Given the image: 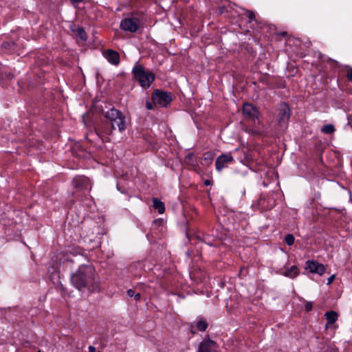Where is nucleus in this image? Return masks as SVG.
<instances>
[{
    "mask_svg": "<svg viewBox=\"0 0 352 352\" xmlns=\"http://www.w3.org/2000/svg\"><path fill=\"white\" fill-rule=\"evenodd\" d=\"M72 285L78 290L96 288V273L94 268L89 265H82L71 276Z\"/></svg>",
    "mask_w": 352,
    "mask_h": 352,
    "instance_id": "f257e3e1",
    "label": "nucleus"
},
{
    "mask_svg": "<svg viewBox=\"0 0 352 352\" xmlns=\"http://www.w3.org/2000/svg\"><path fill=\"white\" fill-rule=\"evenodd\" d=\"M104 116L108 120L107 126H111L115 129L116 126H117L120 131L126 129L127 125L126 118L120 111L113 108L107 111Z\"/></svg>",
    "mask_w": 352,
    "mask_h": 352,
    "instance_id": "f03ea898",
    "label": "nucleus"
},
{
    "mask_svg": "<svg viewBox=\"0 0 352 352\" xmlns=\"http://www.w3.org/2000/svg\"><path fill=\"white\" fill-rule=\"evenodd\" d=\"M133 73L135 79L144 88L149 87L155 80L154 74L141 65L136 64L133 69Z\"/></svg>",
    "mask_w": 352,
    "mask_h": 352,
    "instance_id": "7ed1b4c3",
    "label": "nucleus"
},
{
    "mask_svg": "<svg viewBox=\"0 0 352 352\" xmlns=\"http://www.w3.org/2000/svg\"><path fill=\"white\" fill-rule=\"evenodd\" d=\"M152 100L155 106L164 107L170 104L172 96L170 93L157 89L152 94Z\"/></svg>",
    "mask_w": 352,
    "mask_h": 352,
    "instance_id": "20e7f679",
    "label": "nucleus"
},
{
    "mask_svg": "<svg viewBox=\"0 0 352 352\" xmlns=\"http://www.w3.org/2000/svg\"><path fill=\"white\" fill-rule=\"evenodd\" d=\"M234 161V157L230 152L223 153L218 156L215 162V166L217 171L221 172L223 168L228 167L229 164Z\"/></svg>",
    "mask_w": 352,
    "mask_h": 352,
    "instance_id": "39448f33",
    "label": "nucleus"
},
{
    "mask_svg": "<svg viewBox=\"0 0 352 352\" xmlns=\"http://www.w3.org/2000/svg\"><path fill=\"white\" fill-rule=\"evenodd\" d=\"M217 343L210 339H204L198 346L197 352H216Z\"/></svg>",
    "mask_w": 352,
    "mask_h": 352,
    "instance_id": "423d86ee",
    "label": "nucleus"
},
{
    "mask_svg": "<svg viewBox=\"0 0 352 352\" xmlns=\"http://www.w3.org/2000/svg\"><path fill=\"white\" fill-rule=\"evenodd\" d=\"M243 113L246 118L251 120H255L258 118V110L250 103H245L243 104Z\"/></svg>",
    "mask_w": 352,
    "mask_h": 352,
    "instance_id": "0eeeda50",
    "label": "nucleus"
},
{
    "mask_svg": "<svg viewBox=\"0 0 352 352\" xmlns=\"http://www.w3.org/2000/svg\"><path fill=\"white\" fill-rule=\"evenodd\" d=\"M278 122L280 126H285L289 118V108L285 103L280 104L278 114Z\"/></svg>",
    "mask_w": 352,
    "mask_h": 352,
    "instance_id": "6e6552de",
    "label": "nucleus"
},
{
    "mask_svg": "<svg viewBox=\"0 0 352 352\" xmlns=\"http://www.w3.org/2000/svg\"><path fill=\"white\" fill-rule=\"evenodd\" d=\"M120 26L124 30L135 32L139 27L138 21L136 19L127 18L121 22Z\"/></svg>",
    "mask_w": 352,
    "mask_h": 352,
    "instance_id": "1a4fd4ad",
    "label": "nucleus"
},
{
    "mask_svg": "<svg viewBox=\"0 0 352 352\" xmlns=\"http://www.w3.org/2000/svg\"><path fill=\"white\" fill-rule=\"evenodd\" d=\"M107 121L102 123L97 129L98 135L102 138L103 141H109V136L114 130L112 126H107Z\"/></svg>",
    "mask_w": 352,
    "mask_h": 352,
    "instance_id": "9d476101",
    "label": "nucleus"
},
{
    "mask_svg": "<svg viewBox=\"0 0 352 352\" xmlns=\"http://www.w3.org/2000/svg\"><path fill=\"white\" fill-rule=\"evenodd\" d=\"M74 188L82 190L91 188V182L87 177L84 176H76L73 179Z\"/></svg>",
    "mask_w": 352,
    "mask_h": 352,
    "instance_id": "9b49d317",
    "label": "nucleus"
},
{
    "mask_svg": "<svg viewBox=\"0 0 352 352\" xmlns=\"http://www.w3.org/2000/svg\"><path fill=\"white\" fill-rule=\"evenodd\" d=\"M306 267L310 272L318 274L320 275L325 272L326 268L324 265L320 264L316 261H308L306 263Z\"/></svg>",
    "mask_w": 352,
    "mask_h": 352,
    "instance_id": "f8f14e48",
    "label": "nucleus"
},
{
    "mask_svg": "<svg viewBox=\"0 0 352 352\" xmlns=\"http://www.w3.org/2000/svg\"><path fill=\"white\" fill-rule=\"evenodd\" d=\"M103 54L110 63L116 65L120 63V55L117 52L108 50Z\"/></svg>",
    "mask_w": 352,
    "mask_h": 352,
    "instance_id": "ddd939ff",
    "label": "nucleus"
},
{
    "mask_svg": "<svg viewBox=\"0 0 352 352\" xmlns=\"http://www.w3.org/2000/svg\"><path fill=\"white\" fill-rule=\"evenodd\" d=\"M72 30L74 33L76 34V36L82 41L84 42L87 40V34L82 28L74 26Z\"/></svg>",
    "mask_w": 352,
    "mask_h": 352,
    "instance_id": "4468645a",
    "label": "nucleus"
},
{
    "mask_svg": "<svg viewBox=\"0 0 352 352\" xmlns=\"http://www.w3.org/2000/svg\"><path fill=\"white\" fill-rule=\"evenodd\" d=\"M299 274V270L296 266H292L289 269L286 270L283 272V275L286 277L294 278Z\"/></svg>",
    "mask_w": 352,
    "mask_h": 352,
    "instance_id": "2eb2a0df",
    "label": "nucleus"
},
{
    "mask_svg": "<svg viewBox=\"0 0 352 352\" xmlns=\"http://www.w3.org/2000/svg\"><path fill=\"white\" fill-rule=\"evenodd\" d=\"M324 316L327 320V324L326 325L327 327L329 324H333L338 319V314L336 312H335L333 311L327 312Z\"/></svg>",
    "mask_w": 352,
    "mask_h": 352,
    "instance_id": "dca6fc26",
    "label": "nucleus"
},
{
    "mask_svg": "<svg viewBox=\"0 0 352 352\" xmlns=\"http://www.w3.org/2000/svg\"><path fill=\"white\" fill-rule=\"evenodd\" d=\"M213 161V155L210 152L204 153L201 160V164L204 166H209Z\"/></svg>",
    "mask_w": 352,
    "mask_h": 352,
    "instance_id": "f3484780",
    "label": "nucleus"
},
{
    "mask_svg": "<svg viewBox=\"0 0 352 352\" xmlns=\"http://www.w3.org/2000/svg\"><path fill=\"white\" fill-rule=\"evenodd\" d=\"M153 202L154 208L157 210L160 214H162L164 212L165 206L163 202H162L157 198H154L153 199Z\"/></svg>",
    "mask_w": 352,
    "mask_h": 352,
    "instance_id": "a211bd4d",
    "label": "nucleus"
},
{
    "mask_svg": "<svg viewBox=\"0 0 352 352\" xmlns=\"http://www.w3.org/2000/svg\"><path fill=\"white\" fill-rule=\"evenodd\" d=\"M208 322L204 319H199L196 323L197 329L200 331H204L208 327Z\"/></svg>",
    "mask_w": 352,
    "mask_h": 352,
    "instance_id": "6ab92c4d",
    "label": "nucleus"
},
{
    "mask_svg": "<svg viewBox=\"0 0 352 352\" xmlns=\"http://www.w3.org/2000/svg\"><path fill=\"white\" fill-rule=\"evenodd\" d=\"M321 131L324 133L331 134L334 132L335 128L332 124H326L322 126Z\"/></svg>",
    "mask_w": 352,
    "mask_h": 352,
    "instance_id": "aec40b11",
    "label": "nucleus"
},
{
    "mask_svg": "<svg viewBox=\"0 0 352 352\" xmlns=\"http://www.w3.org/2000/svg\"><path fill=\"white\" fill-rule=\"evenodd\" d=\"M285 241L288 245H292L294 243V236L290 234H287L285 237Z\"/></svg>",
    "mask_w": 352,
    "mask_h": 352,
    "instance_id": "412c9836",
    "label": "nucleus"
},
{
    "mask_svg": "<svg viewBox=\"0 0 352 352\" xmlns=\"http://www.w3.org/2000/svg\"><path fill=\"white\" fill-rule=\"evenodd\" d=\"M246 16L249 19V22L253 21L255 17L254 13L250 10L246 12Z\"/></svg>",
    "mask_w": 352,
    "mask_h": 352,
    "instance_id": "4be33fe9",
    "label": "nucleus"
},
{
    "mask_svg": "<svg viewBox=\"0 0 352 352\" xmlns=\"http://www.w3.org/2000/svg\"><path fill=\"white\" fill-rule=\"evenodd\" d=\"M312 307L313 305L311 302H307L305 305V309L307 311L311 310Z\"/></svg>",
    "mask_w": 352,
    "mask_h": 352,
    "instance_id": "5701e85b",
    "label": "nucleus"
},
{
    "mask_svg": "<svg viewBox=\"0 0 352 352\" xmlns=\"http://www.w3.org/2000/svg\"><path fill=\"white\" fill-rule=\"evenodd\" d=\"M192 157H193L192 154H191V153L188 154L186 157V162L188 164H190V162L192 159Z\"/></svg>",
    "mask_w": 352,
    "mask_h": 352,
    "instance_id": "b1692460",
    "label": "nucleus"
},
{
    "mask_svg": "<svg viewBox=\"0 0 352 352\" xmlns=\"http://www.w3.org/2000/svg\"><path fill=\"white\" fill-rule=\"evenodd\" d=\"M146 109H147L148 110H151V109H153V104H152L151 102H149V101H146Z\"/></svg>",
    "mask_w": 352,
    "mask_h": 352,
    "instance_id": "393cba45",
    "label": "nucleus"
},
{
    "mask_svg": "<svg viewBox=\"0 0 352 352\" xmlns=\"http://www.w3.org/2000/svg\"><path fill=\"white\" fill-rule=\"evenodd\" d=\"M334 279H335V275H334V274H333V275H331V276L327 279V285H330V284H331Z\"/></svg>",
    "mask_w": 352,
    "mask_h": 352,
    "instance_id": "a878e982",
    "label": "nucleus"
},
{
    "mask_svg": "<svg viewBox=\"0 0 352 352\" xmlns=\"http://www.w3.org/2000/svg\"><path fill=\"white\" fill-rule=\"evenodd\" d=\"M346 76L349 80H352V69L348 70Z\"/></svg>",
    "mask_w": 352,
    "mask_h": 352,
    "instance_id": "bb28decb",
    "label": "nucleus"
},
{
    "mask_svg": "<svg viewBox=\"0 0 352 352\" xmlns=\"http://www.w3.org/2000/svg\"><path fill=\"white\" fill-rule=\"evenodd\" d=\"M135 294V291L131 289L127 290V295L129 297H133Z\"/></svg>",
    "mask_w": 352,
    "mask_h": 352,
    "instance_id": "cd10ccee",
    "label": "nucleus"
},
{
    "mask_svg": "<svg viewBox=\"0 0 352 352\" xmlns=\"http://www.w3.org/2000/svg\"><path fill=\"white\" fill-rule=\"evenodd\" d=\"M133 297L135 298V300H139L141 298V295L139 293L135 294Z\"/></svg>",
    "mask_w": 352,
    "mask_h": 352,
    "instance_id": "c85d7f7f",
    "label": "nucleus"
},
{
    "mask_svg": "<svg viewBox=\"0 0 352 352\" xmlns=\"http://www.w3.org/2000/svg\"><path fill=\"white\" fill-rule=\"evenodd\" d=\"M89 352H96V348L93 346H89Z\"/></svg>",
    "mask_w": 352,
    "mask_h": 352,
    "instance_id": "c756f323",
    "label": "nucleus"
},
{
    "mask_svg": "<svg viewBox=\"0 0 352 352\" xmlns=\"http://www.w3.org/2000/svg\"><path fill=\"white\" fill-rule=\"evenodd\" d=\"M84 0H71V1L72 2V3L74 4H76V3H79L82 1H83Z\"/></svg>",
    "mask_w": 352,
    "mask_h": 352,
    "instance_id": "7c9ffc66",
    "label": "nucleus"
},
{
    "mask_svg": "<svg viewBox=\"0 0 352 352\" xmlns=\"http://www.w3.org/2000/svg\"><path fill=\"white\" fill-rule=\"evenodd\" d=\"M205 184H206V185H208V184H210V182H209V181H208V180H206V181L205 182Z\"/></svg>",
    "mask_w": 352,
    "mask_h": 352,
    "instance_id": "2f4dec72",
    "label": "nucleus"
}]
</instances>
